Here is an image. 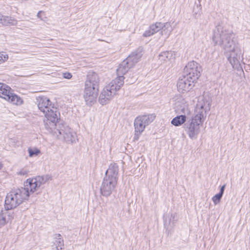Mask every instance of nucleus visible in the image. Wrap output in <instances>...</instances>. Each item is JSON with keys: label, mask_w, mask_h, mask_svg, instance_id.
Returning <instances> with one entry per match:
<instances>
[{"label": "nucleus", "mask_w": 250, "mask_h": 250, "mask_svg": "<svg viewBox=\"0 0 250 250\" xmlns=\"http://www.w3.org/2000/svg\"><path fill=\"white\" fill-rule=\"evenodd\" d=\"M99 82V79L97 74L93 73L88 76V80L85 83L84 95L86 101L91 102L97 99Z\"/></svg>", "instance_id": "f257e3e1"}, {"label": "nucleus", "mask_w": 250, "mask_h": 250, "mask_svg": "<svg viewBox=\"0 0 250 250\" xmlns=\"http://www.w3.org/2000/svg\"><path fill=\"white\" fill-rule=\"evenodd\" d=\"M184 71L185 73L184 76L186 80H189L190 82L195 83L200 77L202 69L197 62L191 61L187 64Z\"/></svg>", "instance_id": "f03ea898"}, {"label": "nucleus", "mask_w": 250, "mask_h": 250, "mask_svg": "<svg viewBox=\"0 0 250 250\" xmlns=\"http://www.w3.org/2000/svg\"><path fill=\"white\" fill-rule=\"evenodd\" d=\"M43 183L44 179L42 176H38L30 178L26 180L24 188L27 190L29 193V192H34Z\"/></svg>", "instance_id": "7ed1b4c3"}, {"label": "nucleus", "mask_w": 250, "mask_h": 250, "mask_svg": "<svg viewBox=\"0 0 250 250\" xmlns=\"http://www.w3.org/2000/svg\"><path fill=\"white\" fill-rule=\"evenodd\" d=\"M117 183V174L108 176L105 179L101 187V192L104 195H109Z\"/></svg>", "instance_id": "20e7f679"}, {"label": "nucleus", "mask_w": 250, "mask_h": 250, "mask_svg": "<svg viewBox=\"0 0 250 250\" xmlns=\"http://www.w3.org/2000/svg\"><path fill=\"white\" fill-rule=\"evenodd\" d=\"M148 117L147 116H143L137 117L134 122L135 134L134 139L138 140L141 133L145 129L146 122Z\"/></svg>", "instance_id": "39448f33"}, {"label": "nucleus", "mask_w": 250, "mask_h": 250, "mask_svg": "<svg viewBox=\"0 0 250 250\" xmlns=\"http://www.w3.org/2000/svg\"><path fill=\"white\" fill-rule=\"evenodd\" d=\"M38 106L39 109L43 113L51 108H54V104L49 99L45 96L40 97L38 100Z\"/></svg>", "instance_id": "423d86ee"}, {"label": "nucleus", "mask_w": 250, "mask_h": 250, "mask_svg": "<svg viewBox=\"0 0 250 250\" xmlns=\"http://www.w3.org/2000/svg\"><path fill=\"white\" fill-rule=\"evenodd\" d=\"M44 114L47 120L55 124V125L58 123L60 120V113L56 107H54V108L50 109Z\"/></svg>", "instance_id": "0eeeda50"}, {"label": "nucleus", "mask_w": 250, "mask_h": 250, "mask_svg": "<svg viewBox=\"0 0 250 250\" xmlns=\"http://www.w3.org/2000/svg\"><path fill=\"white\" fill-rule=\"evenodd\" d=\"M125 78L122 77H117L114 80H113L108 85L110 95L112 93H115L117 91L119 90L121 87H122L124 83Z\"/></svg>", "instance_id": "6e6552de"}, {"label": "nucleus", "mask_w": 250, "mask_h": 250, "mask_svg": "<svg viewBox=\"0 0 250 250\" xmlns=\"http://www.w3.org/2000/svg\"><path fill=\"white\" fill-rule=\"evenodd\" d=\"M14 194V198L18 202L19 204H21L24 200L27 199L29 195L27 190L24 188H18L12 191Z\"/></svg>", "instance_id": "1a4fd4ad"}, {"label": "nucleus", "mask_w": 250, "mask_h": 250, "mask_svg": "<svg viewBox=\"0 0 250 250\" xmlns=\"http://www.w3.org/2000/svg\"><path fill=\"white\" fill-rule=\"evenodd\" d=\"M14 194L12 191L9 192L5 200L4 207L7 210H10L16 208L19 204L14 198Z\"/></svg>", "instance_id": "9d476101"}, {"label": "nucleus", "mask_w": 250, "mask_h": 250, "mask_svg": "<svg viewBox=\"0 0 250 250\" xmlns=\"http://www.w3.org/2000/svg\"><path fill=\"white\" fill-rule=\"evenodd\" d=\"M194 84V83L190 82L189 80H186L185 77L184 76L183 79L179 80L177 83V88L180 91H187L191 89Z\"/></svg>", "instance_id": "9b49d317"}, {"label": "nucleus", "mask_w": 250, "mask_h": 250, "mask_svg": "<svg viewBox=\"0 0 250 250\" xmlns=\"http://www.w3.org/2000/svg\"><path fill=\"white\" fill-rule=\"evenodd\" d=\"M11 92V88L10 86L4 83H2L0 87V97L6 100L9 99V94Z\"/></svg>", "instance_id": "f8f14e48"}, {"label": "nucleus", "mask_w": 250, "mask_h": 250, "mask_svg": "<svg viewBox=\"0 0 250 250\" xmlns=\"http://www.w3.org/2000/svg\"><path fill=\"white\" fill-rule=\"evenodd\" d=\"M203 118V114L202 112L197 114L191 119V122L190 124V128H192V130H194L195 129L202 123V119Z\"/></svg>", "instance_id": "ddd939ff"}, {"label": "nucleus", "mask_w": 250, "mask_h": 250, "mask_svg": "<svg viewBox=\"0 0 250 250\" xmlns=\"http://www.w3.org/2000/svg\"><path fill=\"white\" fill-rule=\"evenodd\" d=\"M17 23V21L10 17H3L0 15V25H11Z\"/></svg>", "instance_id": "4468645a"}, {"label": "nucleus", "mask_w": 250, "mask_h": 250, "mask_svg": "<svg viewBox=\"0 0 250 250\" xmlns=\"http://www.w3.org/2000/svg\"><path fill=\"white\" fill-rule=\"evenodd\" d=\"M9 95V99L6 101L17 105H20L23 104V100L20 96L11 92Z\"/></svg>", "instance_id": "2eb2a0df"}, {"label": "nucleus", "mask_w": 250, "mask_h": 250, "mask_svg": "<svg viewBox=\"0 0 250 250\" xmlns=\"http://www.w3.org/2000/svg\"><path fill=\"white\" fill-rule=\"evenodd\" d=\"M187 117L185 115L177 116L174 118L171 123L175 126H178L183 125L186 121Z\"/></svg>", "instance_id": "dca6fc26"}, {"label": "nucleus", "mask_w": 250, "mask_h": 250, "mask_svg": "<svg viewBox=\"0 0 250 250\" xmlns=\"http://www.w3.org/2000/svg\"><path fill=\"white\" fill-rule=\"evenodd\" d=\"M128 68L126 64H120L117 69V77H124V75L127 72Z\"/></svg>", "instance_id": "f3484780"}, {"label": "nucleus", "mask_w": 250, "mask_h": 250, "mask_svg": "<svg viewBox=\"0 0 250 250\" xmlns=\"http://www.w3.org/2000/svg\"><path fill=\"white\" fill-rule=\"evenodd\" d=\"M28 151L29 152V156L33 157V156H37L41 153V151L37 148H28Z\"/></svg>", "instance_id": "a211bd4d"}, {"label": "nucleus", "mask_w": 250, "mask_h": 250, "mask_svg": "<svg viewBox=\"0 0 250 250\" xmlns=\"http://www.w3.org/2000/svg\"><path fill=\"white\" fill-rule=\"evenodd\" d=\"M8 59V56L4 52H0V64L5 62Z\"/></svg>", "instance_id": "6ab92c4d"}, {"label": "nucleus", "mask_w": 250, "mask_h": 250, "mask_svg": "<svg viewBox=\"0 0 250 250\" xmlns=\"http://www.w3.org/2000/svg\"><path fill=\"white\" fill-rule=\"evenodd\" d=\"M222 196V195H221L220 193L216 194L215 196H214L212 197V200L213 202L215 204H216L217 203L219 202Z\"/></svg>", "instance_id": "aec40b11"}, {"label": "nucleus", "mask_w": 250, "mask_h": 250, "mask_svg": "<svg viewBox=\"0 0 250 250\" xmlns=\"http://www.w3.org/2000/svg\"><path fill=\"white\" fill-rule=\"evenodd\" d=\"M37 16L42 20H45L47 18L45 12L42 11H39Z\"/></svg>", "instance_id": "412c9836"}, {"label": "nucleus", "mask_w": 250, "mask_h": 250, "mask_svg": "<svg viewBox=\"0 0 250 250\" xmlns=\"http://www.w3.org/2000/svg\"><path fill=\"white\" fill-rule=\"evenodd\" d=\"M72 77V74L69 72H65L63 73V77L65 79H70Z\"/></svg>", "instance_id": "4be33fe9"}, {"label": "nucleus", "mask_w": 250, "mask_h": 250, "mask_svg": "<svg viewBox=\"0 0 250 250\" xmlns=\"http://www.w3.org/2000/svg\"><path fill=\"white\" fill-rule=\"evenodd\" d=\"M5 220L2 215H0V228L4 225Z\"/></svg>", "instance_id": "5701e85b"}, {"label": "nucleus", "mask_w": 250, "mask_h": 250, "mask_svg": "<svg viewBox=\"0 0 250 250\" xmlns=\"http://www.w3.org/2000/svg\"><path fill=\"white\" fill-rule=\"evenodd\" d=\"M224 188H225V186H222V188H221L220 192L219 193L221 194V195H223V194Z\"/></svg>", "instance_id": "b1692460"}, {"label": "nucleus", "mask_w": 250, "mask_h": 250, "mask_svg": "<svg viewBox=\"0 0 250 250\" xmlns=\"http://www.w3.org/2000/svg\"><path fill=\"white\" fill-rule=\"evenodd\" d=\"M2 165L1 164V163H0V170L2 168Z\"/></svg>", "instance_id": "393cba45"}, {"label": "nucleus", "mask_w": 250, "mask_h": 250, "mask_svg": "<svg viewBox=\"0 0 250 250\" xmlns=\"http://www.w3.org/2000/svg\"><path fill=\"white\" fill-rule=\"evenodd\" d=\"M109 170H110V169H108V170L106 171V173H107V172H109Z\"/></svg>", "instance_id": "a878e982"}, {"label": "nucleus", "mask_w": 250, "mask_h": 250, "mask_svg": "<svg viewBox=\"0 0 250 250\" xmlns=\"http://www.w3.org/2000/svg\"><path fill=\"white\" fill-rule=\"evenodd\" d=\"M153 34V33H152L151 34H149L148 36H150Z\"/></svg>", "instance_id": "bb28decb"}]
</instances>
